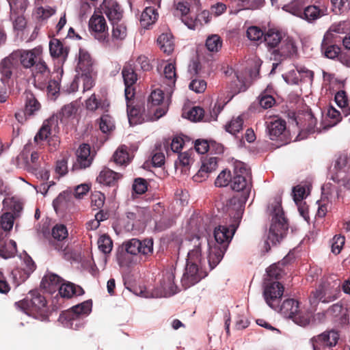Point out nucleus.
I'll return each mask as SVG.
<instances>
[{"mask_svg":"<svg viewBox=\"0 0 350 350\" xmlns=\"http://www.w3.org/2000/svg\"><path fill=\"white\" fill-rule=\"evenodd\" d=\"M115 128L113 118L109 114H103L100 117V129L102 132L106 133L110 132Z\"/></svg>","mask_w":350,"mask_h":350,"instance_id":"5fc2aeb1","label":"nucleus"},{"mask_svg":"<svg viewBox=\"0 0 350 350\" xmlns=\"http://www.w3.org/2000/svg\"><path fill=\"white\" fill-rule=\"evenodd\" d=\"M281 43L282 45L278 53H280L283 58H286L296 53V46L292 39L288 38L285 40H282Z\"/></svg>","mask_w":350,"mask_h":350,"instance_id":"37998d69","label":"nucleus"},{"mask_svg":"<svg viewBox=\"0 0 350 350\" xmlns=\"http://www.w3.org/2000/svg\"><path fill=\"white\" fill-rule=\"evenodd\" d=\"M116 259L119 266L121 267H129L133 264V260L130 254L123 250L117 252Z\"/></svg>","mask_w":350,"mask_h":350,"instance_id":"603ef678","label":"nucleus"},{"mask_svg":"<svg viewBox=\"0 0 350 350\" xmlns=\"http://www.w3.org/2000/svg\"><path fill=\"white\" fill-rule=\"evenodd\" d=\"M157 16L158 14L154 8L147 7L141 14L140 24L144 28H147L155 23Z\"/></svg>","mask_w":350,"mask_h":350,"instance_id":"4c0bfd02","label":"nucleus"},{"mask_svg":"<svg viewBox=\"0 0 350 350\" xmlns=\"http://www.w3.org/2000/svg\"><path fill=\"white\" fill-rule=\"evenodd\" d=\"M243 120L241 116L233 118L226 125L227 132L235 135L243 129Z\"/></svg>","mask_w":350,"mask_h":350,"instance_id":"09e8293b","label":"nucleus"},{"mask_svg":"<svg viewBox=\"0 0 350 350\" xmlns=\"http://www.w3.org/2000/svg\"><path fill=\"white\" fill-rule=\"evenodd\" d=\"M68 235L67 228L63 224H57L52 229V236L57 241H64Z\"/></svg>","mask_w":350,"mask_h":350,"instance_id":"4d7b16f0","label":"nucleus"},{"mask_svg":"<svg viewBox=\"0 0 350 350\" xmlns=\"http://www.w3.org/2000/svg\"><path fill=\"white\" fill-rule=\"evenodd\" d=\"M230 171L223 170L217 177L215 184L217 187H226L231 181Z\"/></svg>","mask_w":350,"mask_h":350,"instance_id":"052dcab7","label":"nucleus"},{"mask_svg":"<svg viewBox=\"0 0 350 350\" xmlns=\"http://www.w3.org/2000/svg\"><path fill=\"white\" fill-rule=\"evenodd\" d=\"M236 230L232 225L230 228L225 226H219L215 228L214 237L216 243H209L208 264L211 269L215 268L223 258L228 243L231 241Z\"/></svg>","mask_w":350,"mask_h":350,"instance_id":"7ed1b4c3","label":"nucleus"},{"mask_svg":"<svg viewBox=\"0 0 350 350\" xmlns=\"http://www.w3.org/2000/svg\"><path fill=\"white\" fill-rule=\"evenodd\" d=\"M350 30V23L347 21L334 23L327 33H345Z\"/></svg>","mask_w":350,"mask_h":350,"instance_id":"13d9d810","label":"nucleus"},{"mask_svg":"<svg viewBox=\"0 0 350 350\" xmlns=\"http://www.w3.org/2000/svg\"><path fill=\"white\" fill-rule=\"evenodd\" d=\"M264 35L262 31L256 26L250 27L247 30V36L250 40H259Z\"/></svg>","mask_w":350,"mask_h":350,"instance_id":"0e129e2a","label":"nucleus"},{"mask_svg":"<svg viewBox=\"0 0 350 350\" xmlns=\"http://www.w3.org/2000/svg\"><path fill=\"white\" fill-rule=\"evenodd\" d=\"M189 88L196 93H202L206 88V82L203 79H195L191 81Z\"/></svg>","mask_w":350,"mask_h":350,"instance_id":"680f3d73","label":"nucleus"},{"mask_svg":"<svg viewBox=\"0 0 350 350\" xmlns=\"http://www.w3.org/2000/svg\"><path fill=\"white\" fill-rule=\"evenodd\" d=\"M55 124L54 120H45L42 127L40 129L38 133L36 135L34 140L38 143L39 141L49 139V145L51 142H53L54 148L59 144V140L55 136L50 137L51 135V127Z\"/></svg>","mask_w":350,"mask_h":350,"instance_id":"b1692460","label":"nucleus"},{"mask_svg":"<svg viewBox=\"0 0 350 350\" xmlns=\"http://www.w3.org/2000/svg\"><path fill=\"white\" fill-rule=\"evenodd\" d=\"M206 46L211 52H217L222 46V41L218 35L213 34L206 38Z\"/></svg>","mask_w":350,"mask_h":350,"instance_id":"de8ad7c7","label":"nucleus"},{"mask_svg":"<svg viewBox=\"0 0 350 350\" xmlns=\"http://www.w3.org/2000/svg\"><path fill=\"white\" fill-rule=\"evenodd\" d=\"M283 40L282 33L276 29H269L264 35V41L269 48H275Z\"/></svg>","mask_w":350,"mask_h":350,"instance_id":"c9c22d12","label":"nucleus"},{"mask_svg":"<svg viewBox=\"0 0 350 350\" xmlns=\"http://www.w3.org/2000/svg\"><path fill=\"white\" fill-rule=\"evenodd\" d=\"M303 5L299 0H295L291 2L289 5H285L284 10L288 12L289 13L303 18Z\"/></svg>","mask_w":350,"mask_h":350,"instance_id":"864d4df0","label":"nucleus"},{"mask_svg":"<svg viewBox=\"0 0 350 350\" xmlns=\"http://www.w3.org/2000/svg\"><path fill=\"white\" fill-rule=\"evenodd\" d=\"M125 251L131 255L139 254L147 258L153 254L152 239H146L140 241L132 239L124 243Z\"/></svg>","mask_w":350,"mask_h":350,"instance_id":"9b49d317","label":"nucleus"},{"mask_svg":"<svg viewBox=\"0 0 350 350\" xmlns=\"http://www.w3.org/2000/svg\"><path fill=\"white\" fill-rule=\"evenodd\" d=\"M231 187L236 191H242L241 196H234L230 199V203H235L237 200L239 202V211L237 213V219L241 218L242 205L247 200L251 191V173L246 164L235 161L234 163V176L231 181Z\"/></svg>","mask_w":350,"mask_h":350,"instance_id":"f257e3e1","label":"nucleus"},{"mask_svg":"<svg viewBox=\"0 0 350 350\" xmlns=\"http://www.w3.org/2000/svg\"><path fill=\"white\" fill-rule=\"evenodd\" d=\"M126 100V106H127V115L129 121L131 125H135L137 124H140L144 120V113H145L144 108L141 109L140 107H137L136 106L133 107H131L130 100Z\"/></svg>","mask_w":350,"mask_h":350,"instance_id":"c85d7f7f","label":"nucleus"},{"mask_svg":"<svg viewBox=\"0 0 350 350\" xmlns=\"http://www.w3.org/2000/svg\"><path fill=\"white\" fill-rule=\"evenodd\" d=\"M25 110L29 116L35 115L41 108V105L35 96L29 91L25 92Z\"/></svg>","mask_w":350,"mask_h":350,"instance_id":"7c9ffc66","label":"nucleus"},{"mask_svg":"<svg viewBox=\"0 0 350 350\" xmlns=\"http://www.w3.org/2000/svg\"><path fill=\"white\" fill-rule=\"evenodd\" d=\"M105 197L100 191H94L91 196V205L94 209H98L103 207Z\"/></svg>","mask_w":350,"mask_h":350,"instance_id":"bf43d9fd","label":"nucleus"},{"mask_svg":"<svg viewBox=\"0 0 350 350\" xmlns=\"http://www.w3.org/2000/svg\"><path fill=\"white\" fill-rule=\"evenodd\" d=\"M327 117L330 119V122L324 126V129H328L335 126L341 120V115L340 111L333 107L328 108L327 111Z\"/></svg>","mask_w":350,"mask_h":350,"instance_id":"6e6d98bb","label":"nucleus"},{"mask_svg":"<svg viewBox=\"0 0 350 350\" xmlns=\"http://www.w3.org/2000/svg\"><path fill=\"white\" fill-rule=\"evenodd\" d=\"M164 77L170 87L174 86L176 80V68L174 64L168 63L164 67Z\"/></svg>","mask_w":350,"mask_h":350,"instance_id":"49530a36","label":"nucleus"},{"mask_svg":"<svg viewBox=\"0 0 350 350\" xmlns=\"http://www.w3.org/2000/svg\"><path fill=\"white\" fill-rule=\"evenodd\" d=\"M265 124L268 135L271 140L276 139L286 129V122L277 116L267 118Z\"/></svg>","mask_w":350,"mask_h":350,"instance_id":"4be33fe9","label":"nucleus"},{"mask_svg":"<svg viewBox=\"0 0 350 350\" xmlns=\"http://www.w3.org/2000/svg\"><path fill=\"white\" fill-rule=\"evenodd\" d=\"M183 116L191 121L198 122L202 119L204 116V109L200 107H193L187 111L183 112Z\"/></svg>","mask_w":350,"mask_h":350,"instance_id":"8fccbe9b","label":"nucleus"},{"mask_svg":"<svg viewBox=\"0 0 350 350\" xmlns=\"http://www.w3.org/2000/svg\"><path fill=\"white\" fill-rule=\"evenodd\" d=\"M326 14L327 9L325 7L320 8L315 5H310L304 10L303 18L308 21H313Z\"/></svg>","mask_w":350,"mask_h":350,"instance_id":"f704fd0d","label":"nucleus"},{"mask_svg":"<svg viewBox=\"0 0 350 350\" xmlns=\"http://www.w3.org/2000/svg\"><path fill=\"white\" fill-rule=\"evenodd\" d=\"M184 244L188 249L187 262L199 264L202 269H204L206 266L209 267L207 258L209 243L206 239L196 236L185 241ZM208 270L211 269L208 268Z\"/></svg>","mask_w":350,"mask_h":350,"instance_id":"39448f33","label":"nucleus"},{"mask_svg":"<svg viewBox=\"0 0 350 350\" xmlns=\"http://www.w3.org/2000/svg\"><path fill=\"white\" fill-rule=\"evenodd\" d=\"M4 232L0 231V256L8 259L14 257L16 254V243L13 240L4 242Z\"/></svg>","mask_w":350,"mask_h":350,"instance_id":"cd10ccee","label":"nucleus"},{"mask_svg":"<svg viewBox=\"0 0 350 350\" xmlns=\"http://www.w3.org/2000/svg\"><path fill=\"white\" fill-rule=\"evenodd\" d=\"M112 38L114 40H123L127 36V28L124 23H112Z\"/></svg>","mask_w":350,"mask_h":350,"instance_id":"c03bdc74","label":"nucleus"},{"mask_svg":"<svg viewBox=\"0 0 350 350\" xmlns=\"http://www.w3.org/2000/svg\"><path fill=\"white\" fill-rule=\"evenodd\" d=\"M30 299L27 298L23 301L16 303V305L23 310L31 309L34 310H41L45 308L46 301L44 296L41 295L36 291H31L29 293Z\"/></svg>","mask_w":350,"mask_h":350,"instance_id":"6ab92c4d","label":"nucleus"},{"mask_svg":"<svg viewBox=\"0 0 350 350\" xmlns=\"http://www.w3.org/2000/svg\"><path fill=\"white\" fill-rule=\"evenodd\" d=\"M13 53L18 64L23 68H33L36 74L45 75L49 73V69L44 60L43 48L41 46L31 49H17Z\"/></svg>","mask_w":350,"mask_h":350,"instance_id":"20e7f679","label":"nucleus"},{"mask_svg":"<svg viewBox=\"0 0 350 350\" xmlns=\"http://www.w3.org/2000/svg\"><path fill=\"white\" fill-rule=\"evenodd\" d=\"M3 205L6 212L0 217V228L5 233L4 235L5 237L12 229L14 220L21 216L23 204L15 198L8 197L3 199Z\"/></svg>","mask_w":350,"mask_h":350,"instance_id":"423d86ee","label":"nucleus"},{"mask_svg":"<svg viewBox=\"0 0 350 350\" xmlns=\"http://www.w3.org/2000/svg\"><path fill=\"white\" fill-rule=\"evenodd\" d=\"M120 177V174L106 168L100 172L97 177V181L100 184L110 186L113 185Z\"/></svg>","mask_w":350,"mask_h":350,"instance_id":"2f4dec72","label":"nucleus"},{"mask_svg":"<svg viewBox=\"0 0 350 350\" xmlns=\"http://www.w3.org/2000/svg\"><path fill=\"white\" fill-rule=\"evenodd\" d=\"M183 138L175 137L171 142L170 140L164 139L159 144L157 145V148H159V150H165L167 153L170 150L169 146L170 145V150L174 152H177L183 148Z\"/></svg>","mask_w":350,"mask_h":350,"instance_id":"473e14b6","label":"nucleus"},{"mask_svg":"<svg viewBox=\"0 0 350 350\" xmlns=\"http://www.w3.org/2000/svg\"><path fill=\"white\" fill-rule=\"evenodd\" d=\"M268 208L271 216V223L267 240L265 242V250L267 252L271 249V244L274 245L280 243L288 230V224L280 201L274 200Z\"/></svg>","mask_w":350,"mask_h":350,"instance_id":"f03ea898","label":"nucleus"},{"mask_svg":"<svg viewBox=\"0 0 350 350\" xmlns=\"http://www.w3.org/2000/svg\"><path fill=\"white\" fill-rule=\"evenodd\" d=\"M338 339V333L332 330L313 337L311 338L310 342L313 350H322L325 347L331 348L335 346Z\"/></svg>","mask_w":350,"mask_h":350,"instance_id":"2eb2a0df","label":"nucleus"},{"mask_svg":"<svg viewBox=\"0 0 350 350\" xmlns=\"http://www.w3.org/2000/svg\"><path fill=\"white\" fill-rule=\"evenodd\" d=\"M113 159L117 165H127L131 161L128 148L125 145L119 146L113 155Z\"/></svg>","mask_w":350,"mask_h":350,"instance_id":"ea45409f","label":"nucleus"},{"mask_svg":"<svg viewBox=\"0 0 350 350\" xmlns=\"http://www.w3.org/2000/svg\"><path fill=\"white\" fill-rule=\"evenodd\" d=\"M175 273L173 270L167 271L160 282L159 286L153 293L156 297H170L177 293V286L174 283Z\"/></svg>","mask_w":350,"mask_h":350,"instance_id":"ddd939ff","label":"nucleus"},{"mask_svg":"<svg viewBox=\"0 0 350 350\" xmlns=\"http://www.w3.org/2000/svg\"><path fill=\"white\" fill-rule=\"evenodd\" d=\"M163 92L159 89L153 90L148 98V105H151V107L154 106H159L154 110V118L152 120H157L165 114L167 110V105L163 104L164 96Z\"/></svg>","mask_w":350,"mask_h":350,"instance_id":"412c9836","label":"nucleus"},{"mask_svg":"<svg viewBox=\"0 0 350 350\" xmlns=\"http://www.w3.org/2000/svg\"><path fill=\"white\" fill-rule=\"evenodd\" d=\"M59 293L62 297L70 298L73 295L79 296L83 295L84 291L81 286L68 282L62 284L59 289Z\"/></svg>","mask_w":350,"mask_h":350,"instance_id":"c756f323","label":"nucleus"},{"mask_svg":"<svg viewBox=\"0 0 350 350\" xmlns=\"http://www.w3.org/2000/svg\"><path fill=\"white\" fill-rule=\"evenodd\" d=\"M157 43L165 53L170 54L174 51V44L173 36L170 33H162L157 39Z\"/></svg>","mask_w":350,"mask_h":350,"instance_id":"e433bc0d","label":"nucleus"},{"mask_svg":"<svg viewBox=\"0 0 350 350\" xmlns=\"http://www.w3.org/2000/svg\"><path fill=\"white\" fill-rule=\"evenodd\" d=\"M327 312L333 317L338 319L341 323H345L347 321V309L340 304L332 305Z\"/></svg>","mask_w":350,"mask_h":350,"instance_id":"79ce46f5","label":"nucleus"},{"mask_svg":"<svg viewBox=\"0 0 350 350\" xmlns=\"http://www.w3.org/2000/svg\"><path fill=\"white\" fill-rule=\"evenodd\" d=\"M91 310L92 302L86 301L64 312L60 315L59 320L65 323L66 326L77 329L81 323V318L88 315Z\"/></svg>","mask_w":350,"mask_h":350,"instance_id":"9d476101","label":"nucleus"},{"mask_svg":"<svg viewBox=\"0 0 350 350\" xmlns=\"http://www.w3.org/2000/svg\"><path fill=\"white\" fill-rule=\"evenodd\" d=\"M332 180L347 189H350V157L341 154L336 160L332 172Z\"/></svg>","mask_w":350,"mask_h":350,"instance_id":"6e6552de","label":"nucleus"},{"mask_svg":"<svg viewBox=\"0 0 350 350\" xmlns=\"http://www.w3.org/2000/svg\"><path fill=\"white\" fill-rule=\"evenodd\" d=\"M100 8L111 23L118 22L122 17V11L114 0H104Z\"/></svg>","mask_w":350,"mask_h":350,"instance_id":"5701e85b","label":"nucleus"},{"mask_svg":"<svg viewBox=\"0 0 350 350\" xmlns=\"http://www.w3.org/2000/svg\"><path fill=\"white\" fill-rule=\"evenodd\" d=\"M281 314L288 319H291L295 323L300 326H306L310 323L311 313L299 308V302L293 299H288L283 301L280 308Z\"/></svg>","mask_w":350,"mask_h":350,"instance_id":"0eeeda50","label":"nucleus"},{"mask_svg":"<svg viewBox=\"0 0 350 350\" xmlns=\"http://www.w3.org/2000/svg\"><path fill=\"white\" fill-rule=\"evenodd\" d=\"M90 31L94 33L96 39L104 42L107 38L108 26L105 17L96 12L91 16L88 23Z\"/></svg>","mask_w":350,"mask_h":350,"instance_id":"4468645a","label":"nucleus"},{"mask_svg":"<svg viewBox=\"0 0 350 350\" xmlns=\"http://www.w3.org/2000/svg\"><path fill=\"white\" fill-rule=\"evenodd\" d=\"M85 73L82 74L80 77H78V80L79 83H82L83 84V91L85 92L90 90L94 86V80L92 77L90 75V73L88 72H85Z\"/></svg>","mask_w":350,"mask_h":350,"instance_id":"e2e57ef3","label":"nucleus"},{"mask_svg":"<svg viewBox=\"0 0 350 350\" xmlns=\"http://www.w3.org/2000/svg\"><path fill=\"white\" fill-rule=\"evenodd\" d=\"M22 269L23 270V273L20 275L19 277L17 276L19 273V270L18 269L12 271V278L17 285L23 282L35 269L34 262L30 256L27 255L24 256L23 267Z\"/></svg>","mask_w":350,"mask_h":350,"instance_id":"a878e982","label":"nucleus"},{"mask_svg":"<svg viewBox=\"0 0 350 350\" xmlns=\"http://www.w3.org/2000/svg\"><path fill=\"white\" fill-rule=\"evenodd\" d=\"M133 191L137 194H142L147 190V183L145 179L137 178L133 185Z\"/></svg>","mask_w":350,"mask_h":350,"instance_id":"774afa93","label":"nucleus"},{"mask_svg":"<svg viewBox=\"0 0 350 350\" xmlns=\"http://www.w3.org/2000/svg\"><path fill=\"white\" fill-rule=\"evenodd\" d=\"M122 75L125 85V98L128 100L132 99L134 96L135 94L133 85L137 80V77L134 70L133 64L130 62L126 63L123 67Z\"/></svg>","mask_w":350,"mask_h":350,"instance_id":"f3484780","label":"nucleus"},{"mask_svg":"<svg viewBox=\"0 0 350 350\" xmlns=\"http://www.w3.org/2000/svg\"><path fill=\"white\" fill-rule=\"evenodd\" d=\"M77 111V105L75 103H70L65 105L62 108L61 114L65 118H70L76 114Z\"/></svg>","mask_w":350,"mask_h":350,"instance_id":"69168bd1","label":"nucleus"},{"mask_svg":"<svg viewBox=\"0 0 350 350\" xmlns=\"http://www.w3.org/2000/svg\"><path fill=\"white\" fill-rule=\"evenodd\" d=\"M340 287L339 281H334L333 284L330 282H323L318 289L312 291L310 294L309 300L312 307H316L320 302L329 303L337 298V293Z\"/></svg>","mask_w":350,"mask_h":350,"instance_id":"1a4fd4ad","label":"nucleus"},{"mask_svg":"<svg viewBox=\"0 0 350 350\" xmlns=\"http://www.w3.org/2000/svg\"><path fill=\"white\" fill-rule=\"evenodd\" d=\"M92 66L90 55L85 51L80 49L79 54L78 68L83 72H90Z\"/></svg>","mask_w":350,"mask_h":350,"instance_id":"a19ab883","label":"nucleus"},{"mask_svg":"<svg viewBox=\"0 0 350 350\" xmlns=\"http://www.w3.org/2000/svg\"><path fill=\"white\" fill-rule=\"evenodd\" d=\"M19 64L13 51L0 62L1 81L3 84H8L12 77L13 72Z\"/></svg>","mask_w":350,"mask_h":350,"instance_id":"dca6fc26","label":"nucleus"},{"mask_svg":"<svg viewBox=\"0 0 350 350\" xmlns=\"http://www.w3.org/2000/svg\"><path fill=\"white\" fill-rule=\"evenodd\" d=\"M62 285V278L54 273H48L44 276L41 282V286L48 293H53L59 291Z\"/></svg>","mask_w":350,"mask_h":350,"instance_id":"bb28decb","label":"nucleus"},{"mask_svg":"<svg viewBox=\"0 0 350 350\" xmlns=\"http://www.w3.org/2000/svg\"><path fill=\"white\" fill-rule=\"evenodd\" d=\"M208 269L207 266L202 269L199 264L189 263L187 261L185 271L181 278L183 286L187 288L196 284L206 275Z\"/></svg>","mask_w":350,"mask_h":350,"instance_id":"f8f14e48","label":"nucleus"},{"mask_svg":"<svg viewBox=\"0 0 350 350\" xmlns=\"http://www.w3.org/2000/svg\"><path fill=\"white\" fill-rule=\"evenodd\" d=\"M237 1L239 10H257L261 8L265 0H234Z\"/></svg>","mask_w":350,"mask_h":350,"instance_id":"a18cd8bd","label":"nucleus"},{"mask_svg":"<svg viewBox=\"0 0 350 350\" xmlns=\"http://www.w3.org/2000/svg\"><path fill=\"white\" fill-rule=\"evenodd\" d=\"M77 161L73 165V169H85L90 166L93 155L91 154L90 146L89 144H83L79 146L76 152Z\"/></svg>","mask_w":350,"mask_h":350,"instance_id":"aec40b11","label":"nucleus"},{"mask_svg":"<svg viewBox=\"0 0 350 350\" xmlns=\"http://www.w3.org/2000/svg\"><path fill=\"white\" fill-rule=\"evenodd\" d=\"M284 286L278 282H267L264 288L263 295L266 303L271 308L273 304L283 295Z\"/></svg>","mask_w":350,"mask_h":350,"instance_id":"a211bd4d","label":"nucleus"},{"mask_svg":"<svg viewBox=\"0 0 350 350\" xmlns=\"http://www.w3.org/2000/svg\"><path fill=\"white\" fill-rule=\"evenodd\" d=\"M226 74L232 79L231 92L233 94L246 90V80L243 73L234 71L232 68H229Z\"/></svg>","mask_w":350,"mask_h":350,"instance_id":"393cba45","label":"nucleus"},{"mask_svg":"<svg viewBox=\"0 0 350 350\" xmlns=\"http://www.w3.org/2000/svg\"><path fill=\"white\" fill-rule=\"evenodd\" d=\"M193 151L189 150L179 154V163L184 167H188L193 161L192 157Z\"/></svg>","mask_w":350,"mask_h":350,"instance_id":"338daca9","label":"nucleus"},{"mask_svg":"<svg viewBox=\"0 0 350 350\" xmlns=\"http://www.w3.org/2000/svg\"><path fill=\"white\" fill-rule=\"evenodd\" d=\"M98 247L100 251L107 254H109L113 247V242L111 238L105 234L101 235L98 240Z\"/></svg>","mask_w":350,"mask_h":350,"instance_id":"3c124183","label":"nucleus"},{"mask_svg":"<svg viewBox=\"0 0 350 350\" xmlns=\"http://www.w3.org/2000/svg\"><path fill=\"white\" fill-rule=\"evenodd\" d=\"M109 106V104L107 100H99L95 94H92L85 100V108L90 111H95L98 109L106 110Z\"/></svg>","mask_w":350,"mask_h":350,"instance_id":"58836bf2","label":"nucleus"},{"mask_svg":"<svg viewBox=\"0 0 350 350\" xmlns=\"http://www.w3.org/2000/svg\"><path fill=\"white\" fill-rule=\"evenodd\" d=\"M49 51L52 57H62L63 59H66L68 53V49L64 47L62 42L57 39H52L50 41Z\"/></svg>","mask_w":350,"mask_h":350,"instance_id":"72a5a7b5","label":"nucleus"}]
</instances>
